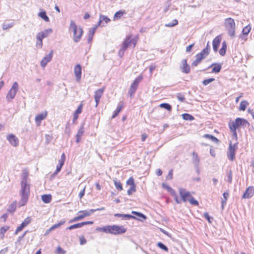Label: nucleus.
<instances>
[{"label": "nucleus", "instance_id": "nucleus-9", "mask_svg": "<svg viewBox=\"0 0 254 254\" xmlns=\"http://www.w3.org/2000/svg\"><path fill=\"white\" fill-rule=\"evenodd\" d=\"M78 213H82L81 215H79L71 220H70L69 223H72L73 222L78 221L79 220H81L83 219L85 217L90 216L92 212H91V209L89 210H83V211H80L78 212Z\"/></svg>", "mask_w": 254, "mask_h": 254}, {"label": "nucleus", "instance_id": "nucleus-33", "mask_svg": "<svg viewBox=\"0 0 254 254\" xmlns=\"http://www.w3.org/2000/svg\"><path fill=\"white\" fill-rule=\"evenodd\" d=\"M99 18L101 21H102L103 23L104 22L105 24H107L111 21L110 19L105 15H100ZM105 25L103 23L102 26H104Z\"/></svg>", "mask_w": 254, "mask_h": 254}, {"label": "nucleus", "instance_id": "nucleus-1", "mask_svg": "<svg viewBox=\"0 0 254 254\" xmlns=\"http://www.w3.org/2000/svg\"><path fill=\"white\" fill-rule=\"evenodd\" d=\"M28 173L26 171L22 172L21 181V189L19 190V195L21 197L19 201L20 207L24 206L27 202L30 194V184L28 183Z\"/></svg>", "mask_w": 254, "mask_h": 254}, {"label": "nucleus", "instance_id": "nucleus-58", "mask_svg": "<svg viewBox=\"0 0 254 254\" xmlns=\"http://www.w3.org/2000/svg\"><path fill=\"white\" fill-rule=\"evenodd\" d=\"M173 178V170H170L168 173V174L166 177L168 180H171Z\"/></svg>", "mask_w": 254, "mask_h": 254}, {"label": "nucleus", "instance_id": "nucleus-63", "mask_svg": "<svg viewBox=\"0 0 254 254\" xmlns=\"http://www.w3.org/2000/svg\"><path fill=\"white\" fill-rule=\"evenodd\" d=\"M85 188H84L79 193V197L80 198H81L85 194Z\"/></svg>", "mask_w": 254, "mask_h": 254}, {"label": "nucleus", "instance_id": "nucleus-60", "mask_svg": "<svg viewBox=\"0 0 254 254\" xmlns=\"http://www.w3.org/2000/svg\"><path fill=\"white\" fill-rule=\"evenodd\" d=\"M81 223L82 226H83L86 225L93 224V221H84V222H82Z\"/></svg>", "mask_w": 254, "mask_h": 254}, {"label": "nucleus", "instance_id": "nucleus-44", "mask_svg": "<svg viewBox=\"0 0 254 254\" xmlns=\"http://www.w3.org/2000/svg\"><path fill=\"white\" fill-rule=\"evenodd\" d=\"M114 185L116 188L119 190H123V187L122 184L116 180H114Z\"/></svg>", "mask_w": 254, "mask_h": 254}, {"label": "nucleus", "instance_id": "nucleus-49", "mask_svg": "<svg viewBox=\"0 0 254 254\" xmlns=\"http://www.w3.org/2000/svg\"><path fill=\"white\" fill-rule=\"evenodd\" d=\"M200 53L203 55L204 57H206L209 54V48H205L201 51Z\"/></svg>", "mask_w": 254, "mask_h": 254}, {"label": "nucleus", "instance_id": "nucleus-30", "mask_svg": "<svg viewBox=\"0 0 254 254\" xmlns=\"http://www.w3.org/2000/svg\"><path fill=\"white\" fill-rule=\"evenodd\" d=\"M131 213L137 216L138 218L137 219L139 220H141V219L143 220H145L146 219V216L142 213L135 211H132Z\"/></svg>", "mask_w": 254, "mask_h": 254}, {"label": "nucleus", "instance_id": "nucleus-37", "mask_svg": "<svg viewBox=\"0 0 254 254\" xmlns=\"http://www.w3.org/2000/svg\"><path fill=\"white\" fill-rule=\"evenodd\" d=\"M16 203L15 202L11 203L8 207L7 209V211L11 213H13L16 209Z\"/></svg>", "mask_w": 254, "mask_h": 254}, {"label": "nucleus", "instance_id": "nucleus-8", "mask_svg": "<svg viewBox=\"0 0 254 254\" xmlns=\"http://www.w3.org/2000/svg\"><path fill=\"white\" fill-rule=\"evenodd\" d=\"M238 143H236L234 144L231 142L229 143V146L228 151L227 153V157L228 159L233 161L235 158V151L238 148Z\"/></svg>", "mask_w": 254, "mask_h": 254}, {"label": "nucleus", "instance_id": "nucleus-11", "mask_svg": "<svg viewBox=\"0 0 254 254\" xmlns=\"http://www.w3.org/2000/svg\"><path fill=\"white\" fill-rule=\"evenodd\" d=\"M52 32L51 28H48L44 31L38 33L36 35V39L37 41H41L43 38L47 37L49 34Z\"/></svg>", "mask_w": 254, "mask_h": 254}, {"label": "nucleus", "instance_id": "nucleus-54", "mask_svg": "<svg viewBox=\"0 0 254 254\" xmlns=\"http://www.w3.org/2000/svg\"><path fill=\"white\" fill-rule=\"evenodd\" d=\"M204 217L207 219V220L208 221V222L209 223H211V219H212V218H211L208 214V212H205L204 213Z\"/></svg>", "mask_w": 254, "mask_h": 254}, {"label": "nucleus", "instance_id": "nucleus-40", "mask_svg": "<svg viewBox=\"0 0 254 254\" xmlns=\"http://www.w3.org/2000/svg\"><path fill=\"white\" fill-rule=\"evenodd\" d=\"M178 24V21L176 19H174L172 22H170L165 24V27H172L175 26Z\"/></svg>", "mask_w": 254, "mask_h": 254}, {"label": "nucleus", "instance_id": "nucleus-38", "mask_svg": "<svg viewBox=\"0 0 254 254\" xmlns=\"http://www.w3.org/2000/svg\"><path fill=\"white\" fill-rule=\"evenodd\" d=\"M251 30V26L250 25H248L245 26L242 30V33L244 35H247L249 33Z\"/></svg>", "mask_w": 254, "mask_h": 254}, {"label": "nucleus", "instance_id": "nucleus-7", "mask_svg": "<svg viewBox=\"0 0 254 254\" xmlns=\"http://www.w3.org/2000/svg\"><path fill=\"white\" fill-rule=\"evenodd\" d=\"M142 77L141 76L137 77L131 84L128 94L131 98L134 96V94L136 91L139 83L141 81Z\"/></svg>", "mask_w": 254, "mask_h": 254}, {"label": "nucleus", "instance_id": "nucleus-41", "mask_svg": "<svg viewBox=\"0 0 254 254\" xmlns=\"http://www.w3.org/2000/svg\"><path fill=\"white\" fill-rule=\"evenodd\" d=\"M84 132V124H82L79 128L76 135L81 137Z\"/></svg>", "mask_w": 254, "mask_h": 254}, {"label": "nucleus", "instance_id": "nucleus-48", "mask_svg": "<svg viewBox=\"0 0 254 254\" xmlns=\"http://www.w3.org/2000/svg\"><path fill=\"white\" fill-rule=\"evenodd\" d=\"M64 223V221H61L60 223H58V224H56L54 225H53L52 227H51L50 228V230H52V231L58 228H59L60 226H61L62 225H63Z\"/></svg>", "mask_w": 254, "mask_h": 254}, {"label": "nucleus", "instance_id": "nucleus-55", "mask_svg": "<svg viewBox=\"0 0 254 254\" xmlns=\"http://www.w3.org/2000/svg\"><path fill=\"white\" fill-rule=\"evenodd\" d=\"M127 49H124V48L122 47L120 50H119V56L122 58L123 57L124 55V53H125V51Z\"/></svg>", "mask_w": 254, "mask_h": 254}, {"label": "nucleus", "instance_id": "nucleus-52", "mask_svg": "<svg viewBox=\"0 0 254 254\" xmlns=\"http://www.w3.org/2000/svg\"><path fill=\"white\" fill-rule=\"evenodd\" d=\"M177 97L178 99L181 102H184L185 100V96L182 93H179L177 94Z\"/></svg>", "mask_w": 254, "mask_h": 254}, {"label": "nucleus", "instance_id": "nucleus-32", "mask_svg": "<svg viewBox=\"0 0 254 254\" xmlns=\"http://www.w3.org/2000/svg\"><path fill=\"white\" fill-rule=\"evenodd\" d=\"M203 137H204L205 138H207V139H210L213 142H215V143H218L219 141V140L218 138H217L216 137H215L214 136L211 135V134H205L203 135Z\"/></svg>", "mask_w": 254, "mask_h": 254}, {"label": "nucleus", "instance_id": "nucleus-5", "mask_svg": "<svg viewBox=\"0 0 254 254\" xmlns=\"http://www.w3.org/2000/svg\"><path fill=\"white\" fill-rule=\"evenodd\" d=\"M249 125L250 124L247 120L240 118H237L234 122H230L229 124V127H234L236 129L241 127L245 128L249 127Z\"/></svg>", "mask_w": 254, "mask_h": 254}, {"label": "nucleus", "instance_id": "nucleus-47", "mask_svg": "<svg viewBox=\"0 0 254 254\" xmlns=\"http://www.w3.org/2000/svg\"><path fill=\"white\" fill-rule=\"evenodd\" d=\"M135 191H136V186H130L129 189L127 190V193L128 195H130L133 192H135Z\"/></svg>", "mask_w": 254, "mask_h": 254}, {"label": "nucleus", "instance_id": "nucleus-61", "mask_svg": "<svg viewBox=\"0 0 254 254\" xmlns=\"http://www.w3.org/2000/svg\"><path fill=\"white\" fill-rule=\"evenodd\" d=\"M226 51L225 50V49L221 48V49L219 50V54L221 56H224L226 54Z\"/></svg>", "mask_w": 254, "mask_h": 254}, {"label": "nucleus", "instance_id": "nucleus-59", "mask_svg": "<svg viewBox=\"0 0 254 254\" xmlns=\"http://www.w3.org/2000/svg\"><path fill=\"white\" fill-rule=\"evenodd\" d=\"M62 167L60 166V165H58L56 167V170L55 172L54 173V175H56L58 174V173L61 170Z\"/></svg>", "mask_w": 254, "mask_h": 254}, {"label": "nucleus", "instance_id": "nucleus-57", "mask_svg": "<svg viewBox=\"0 0 254 254\" xmlns=\"http://www.w3.org/2000/svg\"><path fill=\"white\" fill-rule=\"evenodd\" d=\"M195 58H197L198 59L200 60L201 61L203 59H205L206 57H204L202 54H201L200 53H198L196 55Z\"/></svg>", "mask_w": 254, "mask_h": 254}, {"label": "nucleus", "instance_id": "nucleus-27", "mask_svg": "<svg viewBox=\"0 0 254 254\" xmlns=\"http://www.w3.org/2000/svg\"><path fill=\"white\" fill-rule=\"evenodd\" d=\"M14 25V22L13 21H11L10 22L5 21L2 25V28L3 30H6L12 27Z\"/></svg>", "mask_w": 254, "mask_h": 254}, {"label": "nucleus", "instance_id": "nucleus-50", "mask_svg": "<svg viewBox=\"0 0 254 254\" xmlns=\"http://www.w3.org/2000/svg\"><path fill=\"white\" fill-rule=\"evenodd\" d=\"M127 185H129L130 186H135L134 182V179L132 177H130L127 181Z\"/></svg>", "mask_w": 254, "mask_h": 254}, {"label": "nucleus", "instance_id": "nucleus-22", "mask_svg": "<svg viewBox=\"0 0 254 254\" xmlns=\"http://www.w3.org/2000/svg\"><path fill=\"white\" fill-rule=\"evenodd\" d=\"M47 116V112L46 111H45L43 113H42L40 114L37 115L35 117V122H36L37 124H38V123L40 124L42 120H43L44 119H45L46 118Z\"/></svg>", "mask_w": 254, "mask_h": 254}, {"label": "nucleus", "instance_id": "nucleus-43", "mask_svg": "<svg viewBox=\"0 0 254 254\" xmlns=\"http://www.w3.org/2000/svg\"><path fill=\"white\" fill-rule=\"evenodd\" d=\"M157 246L161 249L164 250V251L168 252V248L163 243L161 242H158L157 244Z\"/></svg>", "mask_w": 254, "mask_h": 254}, {"label": "nucleus", "instance_id": "nucleus-2", "mask_svg": "<svg viewBox=\"0 0 254 254\" xmlns=\"http://www.w3.org/2000/svg\"><path fill=\"white\" fill-rule=\"evenodd\" d=\"M96 230L98 232H103L106 233L111 234L115 235L123 234L127 231V229L123 226L108 225L103 227H97Z\"/></svg>", "mask_w": 254, "mask_h": 254}, {"label": "nucleus", "instance_id": "nucleus-39", "mask_svg": "<svg viewBox=\"0 0 254 254\" xmlns=\"http://www.w3.org/2000/svg\"><path fill=\"white\" fill-rule=\"evenodd\" d=\"M160 107L162 108L167 110L168 111H171L172 110V106L168 103H162L160 105Z\"/></svg>", "mask_w": 254, "mask_h": 254}, {"label": "nucleus", "instance_id": "nucleus-14", "mask_svg": "<svg viewBox=\"0 0 254 254\" xmlns=\"http://www.w3.org/2000/svg\"><path fill=\"white\" fill-rule=\"evenodd\" d=\"M254 194V187L252 186L249 187L243 195V198L248 199L252 197Z\"/></svg>", "mask_w": 254, "mask_h": 254}, {"label": "nucleus", "instance_id": "nucleus-10", "mask_svg": "<svg viewBox=\"0 0 254 254\" xmlns=\"http://www.w3.org/2000/svg\"><path fill=\"white\" fill-rule=\"evenodd\" d=\"M179 191L180 195L182 197V200L184 202H186L187 200L189 201L192 196L189 191H187L185 189L182 188H179Z\"/></svg>", "mask_w": 254, "mask_h": 254}, {"label": "nucleus", "instance_id": "nucleus-20", "mask_svg": "<svg viewBox=\"0 0 254 254\" xmlns=\"http://www.w3.org/2000/svg\"><path fill=\"white\" fill-rule=\"evenodd\" d=\"M192 162L194 165V168H197L199 165V158L198 156L197 153L195 152H193L192 153Z\"/></svg>", "mask_w": 254, "mask_h": 254}, {"label": "nucleus", "instance_id": "nucleus-18", "mask_svg": "<svg viewBox=\"0 0 254 254\" xmlns=\"http://www.w3.org/2000/svg\"><path fill=\"white\" fill-rule=\"evenodd\" d=\"M182 65L180 66V68L182 72L188 73L190 71V67L187 64V61L186 59H184L182 61Z\"/></svg>", "mask_w": 254, "mask_h": 254}, {"label": "nucleus", "instance_id": "nucleus-53", "mask_svg": "<svg viewBox=\"0 0 254 254\" xmlns=\"http://www.w3.org/2000/svg\"><path fill=\"white\" fill-rule=\"evenodd\" d=\"M231 131L233 132V136L237 139V133L236 131V129L234 127H229Z\"/></svg>", "mask_w": 254, "mask_h": 254}, {"label": "nucleus", "instance_id": "nucleus-35", "mask_svg": "<svg viewBox=\"0 0 254 254\" xmlns=\"http://www.w3.org/2000/svg\"><path fill=\"white\" fill-rule=\"evenodd\" d=\"M182 116L183 119L186 121H192L194 119V117L192 115L187 113L183 114Z\"/></svg>", "mask_w": 254, "mask_h": 254}, {"label": "nucleus", "instance_id": "nucleus-25", "mask_svg": "<svg viewBox=\"0 0 254 254\" xmlns=\"http://www.w3.org/2000/svg\"><path fill=\"white\" fill-rule=\"evenodd\" d=\"M97 29V26H94L92 28L90 29L89 31L88 34V42L90 43L92 41L93 35H94L95 31Z\"/></svg>", "mask_w": 254, "mask_h": 254}, {"label": "nucleus", "instance_id": "nucleus-42", "mask_svg": "<svg viewBox=\"0 0 254 254\" xmlns=\"http://www.w3.org/2000/svg\"><path fill=\"white\" fill-rule=\"evenodd\" d=\"M65 160V155L64 153H63L61 155L60 159L59 160V165L61 167H63L64 165V162Z\"/></svg>", "mask_w": 254, "mask_h": 254}, {"label": "nucleus", "instance_id": "nucleus-26", "mask_svg": "<svg viewBox=\"0 0 254 254\" xmlns=\"http://www.w3.org/2000/svg\"><path fill=\"white\" fill-rule=\"evenodd\" d=\"M126 14L125 10H119L116 12L113 17V20L114 21L120 19L124 14Z\"/></svg>", "mask_w": 254, "mask_h": 254}, {"label": "nucleus", "instance_id": "nucleus-21", "mask_svg": "<svg viewBox=\"0 0 254 254\" xmlns=\"http://www.w3.org/2000/svg\"><path fill=\"white\" fill-rule=\"evenodd\" d=\"M213 68L212 69V71L211 72L212 73H218L220 71L221 69V68H222V66H221V64H218V63H213L212 64H211L209 67L208 68H210L211 67H213Z\"/></svg>", "mask_w": 254, "mask_h": 254}, {"label": "nucleus", "instance_id": "nucleus-12", "mask_svg": "<svg viewBox=\"0 0 254 254\" xmlns=\"http://www.w3.org/2000/svg\"><path fill=\"white\" fill-rule=\"evenodd\" d=\"M7 139L10 144L13 146H17L19 144V140L18 138L13 134H9L7 135Z\"/></svg>", "mask_w": 254, "mask_h": 254}, {"label": "nucleus", "instance_id": "nucleus-31", "mask_svg": "<svg viewBox=\"0 0 254 254\" xmlns=\"http://www.w3.org/2000/svg\"><path fill=\"white\" fill-rule=\"evenodd\" d=\"M38 16L46 22H49L50 20L49 18L47 15V14H46V12L45 11H43L40 12L38 13Z\"/></svg>", "mask_w": 254, "mask_h": 254}, {"label": "nucleus", "instance_id": "nucleus-16", "mask_svg": "<svg viewBox=\"0 0 254 254\" xmlns=\"http://www.w3.org/2000/svg\"><path fill=\"white\" fill-rule=\"evenodd\" d=\"M53 54V51L52 50L49 55L45 57L41 61V66L44 67L47 65V63L50 62L52 60Z\"/></svg>", "mask_w": 254, "mask_h": 254}, {"label": "nucleus", "instance_id": "nucleus-36", "mask_svg": "<svg viewBox=\"0 0 254 254\" xmlns=\"http://www.w3.org/2000/svg\"><path fill=\"white\" fill-rule=\"evenodd\" d=\"M232 172L231 170L228 171L227 172V176L225 178V181H227L229 183H232Z\"/></svg>", "mask_w": 254, "mask_h": 254}, {"label": "nucleus", "instance_id": "nucleus-29", "mask_svg": "<svg viewBox=\"0 0 254 254\" xmlns=\"http://www.w3.org/2000/svg\"><path fill=\"white\" fill-rule=\"evenodd\" d=\"M42 200L45 203H50L52 200L51 194H43L42 195Z\"/></svg>", "mask_w": 254, "mask_h": 254}, {"label": "nucleus", "instance_id": "nucleus-17", "mask_svg": "<svg viewBox=\"0 0 254 254\" xmlns=\"http://www.w3.org/2000/svg\"><path fill=\"white\" fill-rule=\"evenodd\" d=\"M130 44H133L134 47L135 46V41L133 39H131V37L129 36L125 40L122 47L124 49H127Z\"/></svg>", "mask_w": 254, "mask_h": 254}, {"label": "nucleus", "instance_id": "nucleus-4", "mask_svg": "<svg viewBox=\"0 0 254 254\" xmlns=\"http://www.w3.org/2000/svg\"><path fill=\"white\" fill-rule=\"evenodd\" d=\"M225 27L228 30L229 35L233 38L235 36V23L232 18H227L225 19Z\"/></svg>", "mask_w": 254, "mask_h": 254}, {"label": "nucleus", "instance_id": "nucleus-15", "mask_svg": "<svg viewBox=\"0 0 254 254\" xmlns=\"http://www.w3.org/2000/svg\"><path fill=\"white\" fill-rule=\"evenodd\" d=\"M31 219L30 217H27L22 222V223L19 226H18L15 232V234H17V233L19 232H20L22 230V229L25 227L26 226H27L31 222Z\"/></svg>", "mask_w": 254, "mask_h": 254}, {"label": "nucleus", "instance_id": "nucleus-13", "mask_svg": "<svg viewBox=\"0 0 254 254\" xmlns=\"http://www.w3.org/2000/svg\"><path fill=\"white\" fill-rule=\"evenodd\" d=\"M82 67L80 64H76L74 67V73L76 78V81L80 80L81 77Z\"/></svg>", "mask_w": 254, "mask_h": 254}, {"label": "nucleus", "instance_id": "nucleus-56", "mask_svg": "<svg viewBox=\"0 0 254 254\" xmlns=\"http://www.w3.org/2000/svg\"><path fill=\"white\" fill-rule=\"evenodd\" d=\"M201 61L198 59L197 58H196V59L193 61L192 63V65H193L194 66H197V65L201 62Z\"/></svg>", "mask_w": 254, "mask_h": 254}, {"label": "nucleus", "instance_id": "nucleus-28", "mask_svg": "<svg viewBox=\"0 0 254 254\" xmlns=\"http://www.w3.org/2000/svg\"><path fill=\"white\" fill-rule=\"evenodd\" d=\"M104 90V88H102L96 90L95 92L94 98L100 99L103 94Z\"/></svg>", "mask_w": 254, "mask_h": 254}, {"label": "nucleus", "instance_id": "nucleus-3", "mask_svg": "<svg viewBox=\"0 0 254 254\" xmlns=\"http://www.w3.org/2000/svg\"><path fill=\"white\" fill-rule=\"evenodd\" d=\"M69 30H72L73 33V41L75 43H78L81 39L83 34V30L80 27H78L75 23L71 20Z\"/></svg>", "mask_w": 254, "mask_h": 254}, {"label": "nucleus", "instance_id": "nucleus-45", "mask_svg": "<svg viewBox=\"0 0 254 254\" xmlns=\"http://www.w3.org/2000/svg\"><path fill=\"white\" fill-rule=\"evenodd\" d=\"M81 223H79L77 224H73L72 225L70 226L68 228H66V229L68 230H72L74 229L79 228L82 227Z\"/></svg>", "mask_w": 254, "mask_h": 254}, {"label": "nucleus", "instance_id": "nucleus-19", "mask_svg": "<svg viewBox=\"0 0 254 254\" xmlns=\"http://www.w3.org/2000/svg\"><path fill=\"white\" fill-rule=\"evenodd\" d=\"M221 41V38L220 36H216L212 42L213 49L215 52L218 51V47Z\"/></svg>", "mask_w": 254, "mask_h": 254}, {"label": "nucleus", "instance_id": "nucleus-46", "mask_svg": "<svg viewBox=\"0 0 254 254\" xmlns=\"http://www.w3.org/2000/svg\"><path fill=\"white\" fill-rule=\"evenodd\" d=\"M215 80V79L213 78H208V79H204L203 81H202V84L204 85V86H206L208 84H209V83H211L212 82L214 81Z\"/></svg>", "mask_w": 254, "mask_h": 254}, {"label": "nucleus", "instance_id": "nucleus-24", "mask_svg": "<svg viewBox=\"0 0 254 254\" xmlns=\"http://www.w3.org/2000/svg\"><path fill=\"white\" fill-rule=\"evenodd\" d=\"M83 107L82 104H80L75 110L73 114V122H75L78 118V115L81 113Z\"/></svg>", "mask_w": 254, "mask_h": 254}, {"label": "nucleus", "instance_id": "nucleus-51", "mask_svg": "<svg viewBox=\"0 0 254 254\" xmlns=\"http://www.w3.org/2000/svg\"><path fill=\"white\" fill-rule=\"evenodd\" d=\"M189 202L192 205L197 206L198 205V201L195 200L193 196H191L190 198L189 199Z\"/></svg>", "mask_w": 254, "mask_h": 254}, {"label": "nucleus", "instance_id": "nucleus-6", "mask_svg": "<svg viewBox=\"0 0 254 254\" xmlns=\"http://www.w3.org/2000/svg\"><path fill=\"white\" fill-rule=\"evenodd\" d=\"M18 84L17 82H14L6 95V100L8 102H10L12 99H13L18 92Z\"/></svg>", "mask_w": 254, "mask_h": 254}, {"label": "nucleus", "instance_id": "nucleus-62", "mask_svg": "<svg viewBox=\"0 0 254 254\" xmlns=\"http://www.w3.org/2000/svg\"><path fill=\"white\" fill-rule=\"evenodd\" d=\"M194 45V44L193 43V44H192L191 45H190L188 47H187V48H186V52H190L191 51L192 48L193 47Z\"/></svg>", "mask_w": 254, "mask_h": 254}, {"label": "nucleus", "instance_id": "nucleus-64", "mask_svg": "<svg viewBox=\"0 0 254 254\" xmlns=\"http://www.w3.org/2000/svg\"><path fill=\"white\" fill-rule=\"evenodd\" d=\"M170 189V190L169 191L171 194L173 196H177V194H176V193L175 192V191L172 188H169Z\"/></svg>", "mask_w": 254, "mask_h": 254}, {"label": "nucleus", "instance_id": "nucleus-34", "mask_svg": "<svg viewBox=\"0 0 254 254\" xmlns=\"http://www.w3.org/2000/svg\"><path fill=\"white\" fill-rule=\"evenodd\" d=\"M249 103L247 101H242L240 105L239 110L241 111H245L247 108V106L248 105Z\"/></svg>", "mask_w": 254, "mask_h": 254}, {"label": "nucleus", "instance_id": "nucleus-23", "mask_svg": "<svg viewBox=\"0 0 254 254\" xmlns=\"http://www.w3.org/2000/svg\"><path fill=\"white\" fill-rule=\"evenodd\" d=\"M114 216L118 217H122L124 219L126 220H129L130 219H136V217L135 216L130 214L116 213L114 214Z\"/></svg>", "mask_w": 254, "mask_h": 254}]
</instances>
